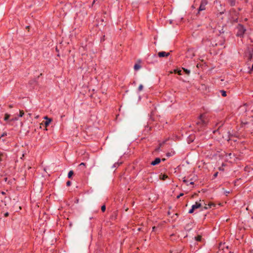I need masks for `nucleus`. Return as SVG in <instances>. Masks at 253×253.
<instances>
[{
	"instance_id": "1",
	"label": "nucleus",
	"mask_w": 253,
	"mask_h": 253,
	"mask_svg": "<svg viewBox=\"0 0 253 253\" xmlns=\"http://www.w3.org/2000/svg\"><path fill=\"white\" fill-rule=\"evenodd\" d=\"M238 32L237 33V36L238 37H243L246 29L245 27L242 24H238L237 27Z\"/></svg>"
},
{
	"instance_id": "2",
	"label": "nucleus",
	"mask_w": 253,
	"mask_h": 253,
	"mask_svg": "<svg viewBox=\"0 0 253 253\" xmlns=\"http://www.w3.org/2000/svg\"><path fill=\"white\" fill-rule=\"evenodd\" d=\"M208 4L207 0H202L200 3V6L198 9V12L196 13V15H200L201 11L205 10L206 9V6Z\"/></svg>"
},
{
	"instance_id": "3",
	"label": "nucleus",
	"mask_w": 253,
	"mask_h": 253,
	"mask_svg": "<svg viewBox=\"0 0 253 253\" xmlns=\"http://www.w3.org/2000/svg\"><path fill=\"white\" fill-rule=\"evenodd\" d=\"M199 120L197 122L198 125H201L202 126H205L207 125V121L206 120V115L204 114L201 115L199 117Z\"/></svg>"
},
{
	"instance_id": "4",
	"label": "nucleus",
	"mask_w": 253,
	"mask_h": 253,
	"mask_svg": "<svg viewBox=\"0 0 253 253\" xmlns=\"http://www.w3.org/2000/svg\"><path fill=\"white\" fill-rule=\"evenodd\" d=\"M141 60L139 59L137 61V62L134 64L133 68L135 71H138L141 68Z\"/></svg>"
},
{
	"instance_id": "5",
	"label": "nucleus",
	"mask_w": 253,
	"mask_h": 253,
	"mask_svg": "<svg viewBox=\"0 0 253 253\" xmlns=\"http://www.w3.org/2000/svg\"><path fill=\"white\" fill-rule=\"evenodd\" d=\"M158 115L157 114L156 109L155 108V110H152L150 114V118L152 121H154L155 119V117H157Z\"/></svg>"
},
{
	"instance_id": "6",
	"label": "nucleus",
	"mask_w": 253,
	"mask_h": 253,
	"mask_svg": "<svg viewBox=\"0 0 253 253\" xmlns=\"http://www.w3.org/2000/svg\"><path fill=\"white\" fill-rule=\"evenodd\" d=\"M169 55V52H166L165 51L159 52V57H164L168 56Z\"/></svg>"
},
{
	"instance_id": "7",
	"label": "nucleus",
	"mask_w": 253,
	"mask_h": 253,
	"mask_svg": "<svg viewBox=\"0 0 253 253\" xmlns=\"http://www.w3.org/2000/svg\"><path fill=\"white\" fill-rule=\"evenodd\" d=\"M7 157V155L4 152H0V162L3 160L4 159Z\"/></svg>"
},
{
	"instance_id": "8",
	"label": "nucleus",
	"mask_w": 253,
	"mask_h": 253,
	"mask_svg": "<svg viewBox=\"0 0 253 253\" xmlns=\"http://www.w3.org/2000/svg\"><path fill=\"white\" fill-rule=\"evenodd\" d=\"M201 207V204L198 202H196L195 204L192 205V208L195 210Z\"/></svg>"
},
{
	"instance_id": "9",
	"label": "nucleus",
	"mask_w": 253,
	"mask_h": 253,
	"mask_svg": "<svg viewBox=\"0 0 253 253\" xmlns=\"http://www.w3.org/2000/svg\"><path fill=\"white\" fill-rule=\"evenodd\" d=\"M44 119H46V121L44 122V125L45 126H47L49 125L52 120L51 119L48 118L47 117H45Z\"/></svg>"
},
{
	"instance_id": "10",
	"label": "nucleus",
	"mask_w": 253,
	"mask_h": 253,
	"mask_svg": "<svg viewBox=\"0 0 253 253\" xmlns=\"http://www.w3.org/2000/svg\"><path fill=\"white\" fill-rule=\"evenodd\" d=\"M168 178V176L167 174H163L162 173H161V174H159V179L165 180L166 179Z\"/></svg>"
},
{
	"instance_id": "11",
	"label": "nucleus",
	"mask_w": 253,
	"mask_h": 253,
	"mask_svg": "<svg viewBox=\"0 0 253 253\" xmlns=\"http://www.w3.org/2000/svg\"><path fill=\"white\" fill-rule=\"evenodd\" d=\"M151 164L153 166L158 164V157H157L155 160L151 163Z\"/></svg>"
},
{
	"instance_id": "12",
	"label": "nucleus",
	"mask_w": 253,
	"mask_h": 253,
	"mask_svg": "<svg viewBox=\"0 0 253 253\" xmlns=\"http://www.w3.org/2000/svg\"><path fill=\"white\" fill-rule=\"evenodd\" d=\"M229 3L232 6H233L235 5L236 0H228Z\"/></svg>"
},
{
	"instance_id": "13",
	"label": "nucleus",
	"mask_w": 253,
	"mask_h": 253,
	"mask_svg": "<svg viewBox=\"0 0 253 253\" xmlns=\"http://www.w3.org/2000/svg\"><path fill=\"white\" fill-rule=\"evenodd\" d=\"M74 172L73 170L69 171V172H68V177L70 179L72 178L73 175H74Z\"/></svg>"
},
{
	"instance_id": "14",
	"label": "nucleus",
	"mask_w": 253,
	"mask_h": 253,
	"mask_svg": "<svg viewBox=\"0 0 253 253\" xmlns=\"http://www.w3.org/2000/svg\"><path fill=\"white\" fill-rule=\"evenodd\" d=\"M122 164V162H117V163H115L112 166L113 168H118V167H119L121 164Z\"/></svg>"
},
{
	"instance_id": "15",
	"label": "nucleus",
	"mask_w": 253,
	"mask_h": 253,
	"mask_svg": "<svg viewBox=\"0 0 253 253\" xmlns=\"http://www.w3.org/2000/svg\"><path fill=\"white\" fill-rule=\"evenodd\" d=\"M183 182L185 183L187 185H189V181L187 180V179H185V178H184V179L183 180ZM189 184H192V185H193L194 184V182L193 181H191L189 183Z\"/></svg>"
},
{
	"instance_id": "16",
	"label": "nucleus",
	"mask_w": 253,
	"mask_h": 253,
	"mask_svg": "<svg viewBox=\"0 0 253 253\" xmlns=\"http://www.w3.org/2000/svg\"><path fill=\"white\" fill-rule=\"evenodd\" d=\"M10 115L7 113L5 114L4 117V120L5 121H7L9 120V119L10 118Z\"/></svg>"
},
{
	"instance_id": "17",
	"label": "nucleus",
	"mask_w": 253,
	"mask_h": 253,
	"mask_svg": "<svg viewBox=\"0 0 253 253\" xmlns=\"http://www.w3.org/2000/svg\"><path fill=\"white\" fill-rule=\"evenodd\" d=\"M116 217H117V214H116V212H114L113 213V214H112L111 217H110V219L111 220H115L116 219Z\"/></svg>"
},
{
	"instance_id": "18",
	"label": "nucleus",
	"mask_w": 253,
	"mask_h": 253,
	"mask_svg": "<svg viewBox=\"0 0 253 253\" xmlns=\"http://www.w3.org/2000/svg\"><path fill=\"white\" fill-rule=\"evenodd\" d=\"M223 44V42H221L219 43H212V46H217L218 45H222Z\"/></svg>"
},
{
	"instance_id": "19",
	"label": "nucleus",
	"mask_w": 253,
	"mask_h": 253,
	"mask_svg": "<svg viewBox=\"0 0 253 253\" xmlns=\"http://www.w3.org/2000/svg\"><path fill=\"white\" fill-rule=\"evenodd\" d=\"M212 206H214V204L212 203H210L208 205V207L205 206L204 207L205 209H208V208H211Z\"/></svg>"
},
{
	"instance_id": "20",
	"label": "nucleus",
	"mask_w": 253,
	"mask_h": 253,
	"mask_svg": "<svg viewBox=\"0 0 253 253\" xmlns=\"http://www.w3.org/2000/svg\"><path fill=\"white\" fill-rule=\"evenodd\" d=\"M174 72L175 73H177L179 75H182V71L181 70L176 69V70H174Z\"/></svg>"
},
{
	"instance_id": "21",
	"label": "nucleus",
	"mask_w": 253,
	"mask_h": 253,
	"mask_svg": "<svg viewBox=\"0 0 253 253\" xmlns=\"http://www.w3.org/2000/svg\"><path fill=\"white\" fill-rule=\"evenodd\" d=\"M220 92H221L222 96H223V97L226 96L227 94H226V92L225 91H224V90H220Z\"/></svg>"
},
{
	"instance_id": "22",
	"label": "nucleus",
	"mask_w": 253,
	"mask_h": 253,
	"mask_svg": "<svg viewBox=\"0 0 253 253\" xmlns=\"http://www.w3.org/2000/svg\"><path fill=\"white\" fill-rule=\"evenodd\" d=\"M143 88V85L142 84H140L139 85V86H138V91L140 92V91H142Z\"/></svg>"
},
{
	"instance_id": "23",
	"label": "nucleus",
	"mask_w": 253,
	"mask_h": 253,
	"mask_svg": "<svg viewBox=\"0 0 253 253\" xmlns=\"http://www.w3.org/2000/svg\"><path fill=\"white\" fill-rule=\"evenodd\" d=\"M101 210L102 212H105L106 211V206L105 205H103L101 207Z\"/></svg>"
},
{
	"instance_id": "24",
	"label": "nucleus",
	"mask_w": 253,
	"mask_h": 253,
	"mask_svg": "<svg viewBox=\"0 0 253 253\" xmlns=\"http://www.w3.org/2000/svg\"><path fill=\"white\" fill-rule=\"evenodd\" d=\"M183 72H184L186 74H187V75L190 74V71L189 70H188V69H186L185 68H183Z\"/></svg>"
},
{
	"instance_id": "25",
	"label": "nucleus",
	"mask_w": 253,
	"mask_h": 253,
	"mask_svg": "<svg viewBox=\"0 0 253 253\" xmlns=\"http://www.w3.org/2000/svg\"><path fill=\"white\" fill-rule=\"evenodd\" d=\"M195 239L197 241H201L202 239V237L201 236H197V237H195Z\"/></svg>"
},
{
	"instance_id": "26",
	"label": "nucleus",
	"mask_w": 253,
	"mask_h": 253,
	"mask_svg": "<svg viewBox=\"0 0 253 253\" xmlns=\"http://www.w3.org/2000/svg\"><path fill=\"white\" fill-rule=\"evenodd\" d=\"M24 115V111L22 110H20V113H19V115H18V117H22Z\"/></svg>"
},
{
	"instance_id": "27",
	"label": "nucleus",
	"mask_w": 253,
	"mask_h": 253,
	"mask_svg": "<svg viewBox=\"0 0 253 253\" xmlns=\"http://www.w3.org/2000/svg\"><path fill=\"white\" fill-rule=\"evenodd\" d=\"M18 117H15L14 118H12L11 119H10L9 120V122H14V121H17V120H18Z\"/></svg>"
},
{
	"instance_id": "28",
	"label": "nucleus",
	"mask_w": 253,
	"mask_h": 253,
	"mask_svg": "<svg viewBox=\"0 0 253 253\" xmlns=\"http://www.w3.org/2000/svg\"><path fill=\"white\" fill-rule=\"evenodd\" d=\"M7 135V133L6 132H3L1 135V136H0V139H1L2 137L5 136H6Z\"/></svg>"
},
{
	"instance_id": "29",
	"label": "nucleus",
	"mask_w": 253,
	"mask_h": 253,
	"mask_svg": "<svg viewBox=\"0 0 253 253\" xmlns=\"http://www.w3.org/2000/svg\"><path fill=\"white\" fill-rule=\"evenodd\" d=\"M71 185V182L70 181H67L66 182L67 186H70Z\"/></svg>"
},
{
	"instance_id": "30",
	"label": "nucleus",
	"mask_w": 253,
	"mask_h": 253,
	"mask_svg": "<svg viewBox=\"0 0 253 253\" xmlns=\"http://www.w3.org/2000/svg\"><path fill=\"white\" fill-rule=\"evenodd\" d=\"M194 211V210L191 207V209L189 211L188 213H192Z\"/></svg>"
},
{
	"instance_id": "31",
	"label": "nucleus",
	"mask_w": 253,
	"mask_h": 253,
	"mask_svg": "<svg viewBox=\"0 0 253 253\" xmlns=\"http://www.w3.org/2000/svg\"><path fill=\"white\" fill-rule=\"evenodd\" d=\"M167 140V139H166L165 141H163L162 143H160L159 142V148L162 146L165 143V142Z\"/></svg>"
},
{
	"instance_id": "32",
	"label": "nucleus",
	"mask_w": 253,
	"mask_h": 253,
	"mask_svg": "<svg viewBox=\"0 0 253 253\" xmlns=\"http://www.w3.org/2000/svg\"><path fill=\"white\" fill-rule=\"evenodd\" d=\"M79 167H82V166H84V167H85V164L84 163H81L79 166Z\"/></svg>"
},
{
	"instance_id": "33",
	"label": "nucleus",
	"mask_w": 253,
	"mask_h": 253,
	"mask_svg": "<svg viewBox=\"0 0 253 253\" xmlns=\"http://www.w3.org/2000/svg\"><path fill=\"white\" fill-rule=\"evenodd\" d=\"M157 229V227H156V226H153V231H152V232H155V230H156ZM152 234H153V233H151V235H152Z\"/></svg>"
},
{
	"instance_id": "34",
	"label": "nucleus",
	"mask_w": 253,
	"mask_h": 253,
	"mask_svg": "<svg viewBox=\"0 0 253 253\" xmlns=\"http://www.w3.org/2000/svg\"><path fill=\"white\" fill-rule=\"evenodd\" d=\"M105 36L104 35L101 38V42H103L105 40Z\"/></svg>"
},
{
	"instance_id": "35",
	"label": "nucleus",
	"mask_w": 253,
	"mask_h": 253,
	"mask_svg": "<svg viewBox=\"0 0 253 253\" xmlns=\"http://www.w3.org/2000/svg\"><path fill=\"white\" fill-rule=\"evenodd\" d=\"M218 172H216L214 174H213V177L214 178H215L218 175Z\"/></svg>"
},
{
	"instance_id": "36",
	"label": "nucleus",
	"mask_w": 253,
	"mask_h": 253,
	"mask_svg": "<svg viewBox=\"0 0 253 253\" xmlns=\"http://www.w3.org/2000/svg\"><path fill=\"white\" fill-rule=\"evenodd\" d=\"M183 193H180L179 195H178L177 196V198L178 199L181 196H183Z\"/></svg>"
},
{
	"instance_id": "37",
	"label": "nucleus",
	"mask_w": 253,
	"mask_h": 253,
	"mask_svg": "<svg viewBox=\"0 0 253 253\" xmlns=\"http://www.w3.org/2000/svg\"><path fill=\"white\" fill-rule=\"evenodd\" d=\"M4 215L5 217H7L9 215V213L8 212H6L4 214Z\"/></svg>"
},
{
	"instance_id": "38",
	"label": "nucleus",
	"mask_w": 253,
	"mask_h": 253,
	"mask_svg": "<svg viewBox=\"0 0 253 253\" xmlns=\"http://www.w3.org/2000/svg\"><path fill=\"white\" fill-rule=\"evenodd\" d=\"M247 124H248V123H247V122H245V123L242 122V126H245V125H247Z\"/></svg>"
},
{
	"instance_id": "39",
	"label": "nucleus",
	"mask_w": 253,
	"mask_h": 253,
	"mask_svg": "<svg viewBox=\"0 0 253 253\" xmlns=\"http://www.w3.org/2000/svg\"><path fill=\"white\" fill-rule=\"evenodd\" d=\"M30 28V26H27L26 27V28L27 29H28V31H29Z\"/></svg>"
},
{
	"instance_id": "40",
	"label": "nucleus",
	"mask_w": 253,
	"mask_h": 253,
	"mask_svg": "<svg viewBox=\"0 0 253 253\" xmlns=\"http://www.w3.org/2000/svg\"><path fill=\"white\" fill-rule=\"evenodd\" d=\"M253 54V52H250V55L251 57H252Z\"/></svg>"
},
{
	"instance_id": "41",
	"label": "nucleus",
	"mask_w": 253,
	"mask_h": 253,
	"mask_svg": "<svg viewBox=\"0 0 253 253\" xmlns=\"http://www.w3.org/2000/svg\"><path fill=\"white\" fill-rule=\"evenodd\" d=\"M1 194L2 195H5V194H6V193H5V192H4V191H1Z\"/></svg>"
},
{
	"instance_id": "42",
	"label": "nucleus",
	"mask_w": 253,
	"mask_h": 253,
	"mask_svg": "<svg viewBox=\"0 0 253 253\" xmlns=\"http://www.w3.org/2000/svg\"><path fill=\"white\" fill-rule=\"evenodd\" d=\"M167 156L168 157H170V156H171V154H170V153H167Z\"/></svg>"
},
{
	"instance_id": "43",
	"label": "nucleus",
	"mask_w": 253,
	"mask_h": 253,
	"mask_svg": "<svg viewBox=\"0 0 253 253\" xmlns=\"http://www.w3.org/2000/svg\"><path fill=\"white\" fill-rule=\"evenodd\" d=\"M55 50H56V52H59V50H58V48L57 47L55 48Z\"/></svg>"
},
{
	"instance_id": "44",
	"label": "nucleus",
	"mask_w": 253,
	"mask_h": 253,
	"mask_svg": "<svg viewBox=\"0 0 253 253\" xmlns=\"http://www.w3.org/2000/svg\"><path fill=\"white\" fill-rule=\"evenodd\" d=\"M154 40H155V41L154 42V43L156 44V37H154Z\"/></svg>"
},
{
	"instance_id": "45",
	"label": "nucleus",
	"mask_w": 253,
	"mask_h": 253,
	"mask_svg": "<svg viewBox=\"0 0 253 253\" xmlns=\"http://www.w3.org/2000/svg\"><path fill=\"white\" fill-rule=\"evenodd\" d=\"M4 180L5 182H6V181H7V177L4 178Z\"/></svg>"
},
{
	"instance_id": "46",
	"label": "nucleus",
	"mask_w": 253,
	"mask_h": 253,
	"mask_svg": "<svg viewBox=\"0 0 253 253\" xmlns=\"http://www.w3.org/2000/svg\"><path fill=\"white\" fill-rule=\"evenodd\" d=\"M155 150L156 151H158V147L156 148H155Z\"/></svg>"
},
{
	"instance_id": "47",
	"label": "nucleus",
	"mask_w": 253,
	"mask_h": 253,
	"mask_svg": "<svg viewBox=\"0 0 253 253\" xmlns=\"http://www.w3.org/2000/svg\"><path fill=\"white\" fill-rule=\"evenodd\" d=\"M9 107L11 108H12V107H13V106H12V105H9Z\"/></svg>"
},
{
	"instance_id": "48",
	"label": "nucleus",
	"mask_w": 253,
	"mask_h": 253,
	"mask_svg": "<svg viewBox=\"0 0 253 253\" xmlns=\"http://www.w3.org/2000/svg\"><path fill=\"white\" fill-rule=\"evenodd\" d=\"M137 230L138 231H141V228H138Z\"/></svg>"
},
{
	"instance_id": "49",
	"label": "nucleus",
	"mask_w": 253,
	"mask_h": 253,
	"mask_svg": "<svg viewBox=\"0 0 253 253\" xmlns=\"http://www.w3.org/2000/svg\"><path fill=\"white\" fill-rule=\"evenodd\" d=\"M218 131V129H217V130H214V131H213V133H215V132H216V131Z\"/></svg>"
},
{
	"instance_id": "50",
	"label": "nucleus",
	"mask_w": 253,
	"mask_h": 253,
	"mask_svg": "<svg viewBox=\"0 0 253 253\" xmlns=\"http://www.w3.org/2000/svg\"><path fill=\"white\" fill-rule=\"evenodd\" d=\"M161 159L159 158V163L161 162Z\"/></svg>"
},
{
	"instance_id": "51",
	"label": "nucleus",
	"mask_w": 253,
	"mask_h": 253,
	"mask_svg": "<svg viewBox=\"0 0 253 253\" xmlns=\"http://www.w3.org/2000/svg\"><path fill=\"white\" fill-rule=\"evenodd\" d=\"M2 141L3 142H4V141H5V139H2Z\"/></svg>"
},
{
	"instance_id": "52",
	"label": "nucleus",
	"mask_w": 253,
	"mask_h": 253,
	"mask_svg": "<svg viewBox=\"0 0 253 253\" xmlns=\"http://www.w3.org/2000/svg\"><path fill=\"white\" fill-rule=\"evenodd\" d=\"M252 69L253 70V65H252Z\"/></svg>"
},
{
	"instance_id": "53",
	"label": "nucleus",
	"mask_w": 253,
	"mask_h": 253,
	"mask_svg": "<svg viewBox=\"0 0 253 253\" xmlns=\"http://www.w3.org/2000/svg\"><path fill=\"white\" fill-rule=\"evenodd\" d=\"M231 155V153L229 154V156H230Z\"/></svg>"
},
{
	"instance_id": "54",
	"label": "nucleus",
	"mask_w": 253,
	"mask_h": 253,
	"mask_svg": "<svg viewBox=\"0 0 253 253\" xmlns=\"http://www.w3.org/2000/svg\"><path fill=\"white\" fill-rule=\"evenodd\" d=\"M165 159H162V161H165Z\"/></svg>"
}]
</instances>
